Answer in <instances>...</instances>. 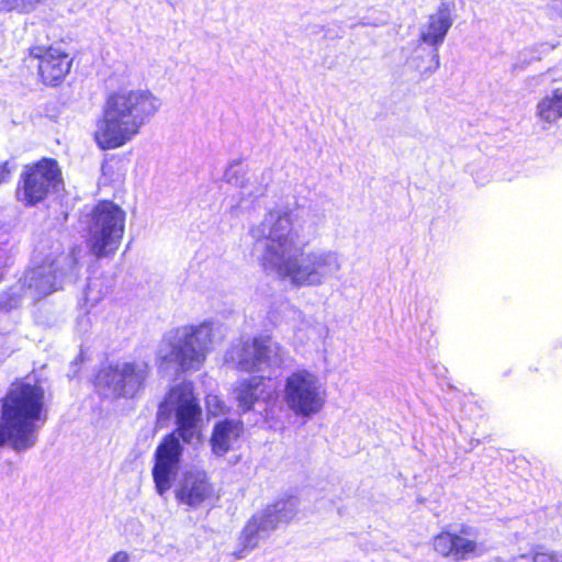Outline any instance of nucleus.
<instances>
[{
	"label": "nucleus",
	"instance_id": "12",
	"mask_svg": "<svg viewBox=\"0 0 562 562\" xmlns=\"http://www.w3.org/2000/svg\"><path fill=\"white\" fill-rule=\"evenodd\" d=\"M175 498L179 505L196 509L216 497L214 484L205 471H184L175 487Z\"/></svg>",
	"mask_w": 562,
	"mask_h": 562
},
{
	"label": "nucleus",
	"instance_id": "13",
	"mask_svg": "<svg viewBox=\"0 0 562 562\" xmlns=\"http://www.w3.org/2000/svg\"><path fill=\"white\" fill-rule=\"evenodd\" d=\"M271 379L265 375H250L236 382L234 397L243 413L252 411L258 402H268L272 398L273 391L268 385Z\"/></svg>",
	"mask_w": 562,
	"mask_h": 562
},
{
	"label": "nucleus",
	"instance_id": "5",
	"mask_svg": "<svg viewBox=\"0 0 562 562\" xmlns=\"http://www.w3.org/2000/svg\"><path fill=\"white\" fill-rule=\"evenodd\" d=\"M86 244L97 259L112 258L121 247L126 212L112 200L98 201L88 214Z\"/></svg>",
	"mask_w": 562,
	"mask_h": 562
},
{
	"label": "nucleus",
	"instance_id": "20",
	"mask_svg": "<svg viewBox=\"0 0 562 562\" xmlns=\"http://www.w3.org/2000/svg\"><path fill=\"white\" fill-rule=\"evenodd\" d=\"M509 562H562V551L533 544L528 551L514 555Z\"/></svg>",
	"mask_w": 562,
	"mask_h": 562
},
{
	"label": "nucleus",
	"instance_id": "7",
	"mask_svg": "<svg viewBox=\"0 0 562 562\" xmlns=\"http://www.w3.org/2000/svg\"><path fill=\"white\" fill-rule=\"evenodd\" d=\"M75 57L55 44H34L26 49L22 65L36 70L37 82L44 87H60L70 75Z\"/></svg>",
	"mask_w": 562,
	"mask_h": 562
},
{
	"label": "nucleus",
	"instance_id": "9",
	"mask_svg": "<svg viewBox=\"0 0 562 562\" xmlns=\"http://www.w3.org/2000/svg\"><path fill=\"white\" fill-rule=\"evenodd\" d=\"M284 400L292 412L304 417L317 414L324 406L317 378L305 369L285 379Z\"/></svg>",
	"mask_w": 562,
	"mask_h": 562
},
{
	"label": "nucleus",
	"instance_id": "16",
	"mask_svg": "<svg viewBox=\"0 0 562 562\" xmlns=\"http://www.w3.org/2000/svg\"><path fill=\"white\" fill-rule=\"evenodd\" d=\"M284 508L285 502L278 501L259 515H254L243 530L245 547L255 548L257 546L256 538L260 531L274 530L279 522V513Z\"/></svg>",
	"mask_w": 562,
	"mask_h": 562
},
{
	"label": "nucleus",
	"instance_id": "19",
	"mask_svg": "<svg viewBox=\"0 0 562 562\" xmlns=\"http://www.w3.org/2000/svg\"><path fill=\"white\" fill-rule=\"evenodd\" d=\"M541 120L552 123L562 117V86L554 88L537 106Z\"/></svg>",
	"mask_w": 562,
	"mask_h": 562
},
{
	"label": "nucleus",
	"instance_id": "6",
	"mask_svg": "<svg viewBox=\"0 0 562 562\" xmlns=\"http://www.w3.org/2000/svg\"><path fill=\"white\" fill-rule=\"evenodd\" d=\"M63 186V171L57 159L42 157L23 166L15 184L14 196L24 207H33Z\"/></svg>",
	"mask_w": 562,
	"mask_h": 562
},
{
	"label": "nucleus",
	"instance_id": "11",
	"mask_svg": "<svg viewBox=\"0 0 562 562\" xmlns=\"http://www.w3.org/2000/svg\"><path fill=\"white\" fill-rule=\"evenodd\" d=\"M212 329L206 325L190 326L175 346L171 355L182 372L198 370L205 361L210 345L212 344Z\"/></svg>",
	"mask_w": 562,
	"mask_h": 562
},
{
	"label": "nucleus",
	"instance_id": "8",
	"mask_svg": "<svg viewBox=\"0 0 562 562\" xmlns=\"http://www.w3.org/2000/svg\"><path fill=\"white\" fill-rule=\"evenodd\" d=\"M479 530L462 524L457 529L445 527L431 539V549L437 557L452 562H463L481 557L485 546Z\"/></svg>",
	"mask_w": 562,
	"mask_h": 562
},
{
	"label": "nucleus",
	"instance_id": "21",
	"mask_svg": "<svg viewBox=\"0 0 562 562\" xmlns=\"http://www.w3.org/2000/svg\"><path fill=\"white\" fill-rule=\"evenodd\" d=\"M440 66L438 48L431 47L426 56L418 55L416 58V69L422 78L434 74Z\"/></svg>",
	"mask_w": 562,
	"mask_h": 562
},
{
	"label": "nucleus",
	"instance_id": "15",
	"mask_svg": "<svg viewBox=\"0 0 562 562\" xmlns=\"http://www.w3.org/2000/svg\"><path fill=\"white\" fill-rule=\"evenodd\" d=\"M270 342V336H257L250 344L244 342L238 352L237 370L251 373L258 370L260 363L268 362L271 356Z\"/></svg>",
	"mask_w": 562,
	"mask_h": 562
},
{
	"label": "nucleus",
	"instance_id": "18",
	"mask_svg": "<svg viewBox=\"0 0 562 562\" xmlns=\"http://www.w3.org/2000/svg\"><path fill=\"white\" fill-rule=\"evenodd\" d=\"M451 24L449 9L446 5L440 7L436 13L429 15L425 29L419 34V42L438 48L443 42Z\"/></svg>",
	"mask_w": 562,
	"mask_h": 562
},
{
	"label": "nucleus",
	"instance_id": "24",
	"mask_svg": "<svg viewBox=\"0 0 562 562\" xmlns=\"http://www.w3.org/2000/svg\"><path fill=\"white\" fill-rule=\"evenodd\" d=\"M529 371H530V372H538V371H539V369H538L537 367H535V368H531V367H530V368H529Z\"/></svg>",
	"mask_w": 562,
	"mask_h": 562
},
{
	"label": "nucleus",
	"instance_id": "10",
	"mask_svg": "<svg viewBox=\"0 0 562 562\" xmlns=\"http://www.w3.org/2000/svg\"><path fill=\"white\" fill-rule=\"evenodd\" d=\"M149 374L148 363L125 362L102 368L95 375V385L108 390L113 397L134 396Z\"/></svg>",
	"mask_w": 562,
	"mask_h": 562
},
{
	"label": "nucleus",
	"instance_id": "17",
	"mask_svg": "<svg viewBox=\"0 0 562 562\" xmlns=\"http://www.w3.org/2000/svg\"><path fill=\"white\" fill-rule=\"evenodd\" d=\"M243 431V423L240 420L222 419L217 422L210 437L212 452L218 457L226 454L232 441L239 438Z\"/></svg>",
	"mask_w": 562,
	"mask_h": 562
},
{
	"label": "nucleus",
	"instance_id": "1",
	"mask_svg": "<svg viewBox=\"0 0 562 562\" xmlns=\"http://www.w3.org/2000/svg\"><path fill=\"white\" fill-rule=\"evenodd\" d=\"M251 234L257 243H263L260 258L262 268L274 270L281 278H289L294 285H319L340 269L331 251H310L303 256L305 244L300 240L299 229L289 210H269Z\"/></svg>",
	"mask_w": 562,
	"mask_h": 562
},
{
	"label": "nucleus",
	"instance_id": "3",
	"mask_svg": "<svg viewBox=\"0 0 562 562\" xmlns=\"http://www.w3.org/2000/svg\"><path fill=\"white\" fill-rule=\"evenodd\" d=\"M159 106V100L148 90L110 92L95 121L94 143L102 150L123 147L139 134Z\"/></svg>",
	"mask_w": 562,
	"mask_h": 562
},
{
	"label": "nucleus",
	"instance_id": "4",
	"mask_svg": "<svg viewBox=\"0 0 562 562\" xmlns=\"http://www.w3.org/2000/svg\"><path fill=\"white\" fill-rule=\"evenodd\" d=\"M46 418L45 393L38 383L14 381L1 400L0 447L7 441L21 451L36 441L35 423Z\"/></svg>",
	"mask_w": 562,
	"mask_h": 562
},
{
	"label": "nucleus",
	"instance_id": "2",
	"mask_svg": "<svg viewBox=\"0 0 562 562\" xmlns=\"http://www.w3.org/2000/svg\"><path fill=\"white\" fill-rule=\"evenodd\" d=\"M165 402L176 411L177 429L162 437L154 453L151 476L156 492L160 496L171 488L180 469L183 449L179 437L187 443L191 442L202 414L191 381L171 386L165 396Z\"/></svg>",
	"mask_w": 562,
	"mask_h": 562
},
{
	"label": "nucleus",
	"instance_id": "14",
	"mask_svg": "<svg viewBox=\"0 0 562 562\" xmlns=\"http://www.w3.org/2000/svg\"><path fill=\"white\" fill-rule=\"evenodd\" d=\"M61 269L54 259H44L40 265L30 269L25 276V285L37 299L45 297L59 290Z\"/></svg>",
	"mask_w": 562,
	"mask_h": 562
},
{
	"label": "nucleus",
	"instance_id": "22",
	"mask_svg": "<svg viewBox=\"0 0 562 562\" xmlns=\"http://www.w3.org/2000/svg\"><path fill=\"white\" fill-rule=\"evenodd\" d=\"M14 169L15 165L11 160L0 162V186L11 180Z\"/></svg>",
	"mask_w": 562,
	"mask_h": 562
},
{
	"label": "nucleus",
	"instance_id": "23",
	"mask_svg": "<svg viewBox=\"0 0 562 562\" xmlns=\"http://www.w3.org/2000/svg\"><path fill=\"white\" fill-rule=\"evenodd\" d=\"M130 555L125 551L115 552L108 562H128Z\"/></svg>",
	"mask_w": 562,
	"mask_h": 562
}]
</instances>
